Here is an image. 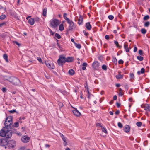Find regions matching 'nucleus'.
<instances>
[{"label":"nucleus","instance_id":"nucleus-30","mask_svg":"<svg viewBox=\"0 0 150 150\" xmlns=\"http://www.w3.org/2000/svg\"><path fill=\"white\" fill-rule=\"evenodd\" d=\"M137 59L139 61H142L143 60V57L140 56H138L137 57Z\"/></svg>","mask_w":150,"mask_h":150},{"label":"nucleus","instance_id":"nucleus-4","mask_svg":"<svg viewBox=\"0 0 150 150\" xmlns=\"http://www.w3.org/2000/svg\"><path fill=\"white\" fill-rule=\"evenodd\" d=\"M66 58L64 55L59 56V58L57 61V63L59 65H62L63 63L66 62Z\"/></svg>","mask_w":150,"mask_h":150},{"label":"nucleus","instance_id":"nucleus-48","mask_svg":"<svg viewBox=\"0 0 150 150\" xmlns=\"http://www.w3.org/2000/svg\"><path fill=\"white\" fill-rule=\"evenodd\" d=\"M118 63L120 64H123L124 62L122 59H120L118 61Z\"/></svg>","mask_w":150,"mask_h":150},{"label":"nucleus","instance_id":"nucleus-14","mask_svg":"<svg viewBox=\"0 0 150 150\" xmlns=\"http://www.w3.org/2000/svg\"><path fill=\"white\" fill-rule=\"evenodd\" d=\"M143 108L146 111H150V106L147 104H145L144 105Z\"/></svg>","mask_w":150,"mask_h":150},{"label":"nucleus","instance_id":"nucleus-1","mask_svg":"<svg viewBox=\"0 0 150 150\" xmlns=\"http://www.w3.org/2000/svg\"><path fill=\"white\" fill-rule=\"evenodd\" d=\"M12 135L11 130L8 129V128L3 127L0 131V136L2 137L5 136L7 138H10Z\"/></svg>","mask_w":150,"mask_h":150},{"label":"nucleus","instance_id":"nucleus-58","mask_svg":"<svg viewBox=\"0 0 150 150\" xmlns=\"http://www.w3.org/2000/svg\"><path fill=\"white\" fill-rule=\"evenodd\" d=\"M117 97L116 95H115L113 97V99L114 100H116L117 99Z\"/></svg>","mask_w":150,"mask_h":150},{"label":"nucleus","instance_id":"nucleus-3","mask_svg":"<svg viewBox=\"0 0 150 150\" xmlns=\"http://www.w3.org/2000/svg\"><path fill=\"white\" fill-rule=\"evenodd\" d=\"M12 117L11 116L8 117L6 118L4 123V125L5 126V127L8 128V127H11V125L12 122Z\"/></svg>","mask_w":150,"mask_h":150},{"label":"nucleus","instance_id":"nucleus-25","mask_svg":"<svg viewBox=\"0 0 150 150\" xmlns=\"http://www.w3.org/2000/svg\"><path fill=\"white\" fill-rule=\"evenodd\" d=\"M64 25L62 24H60L59 27V29L61 31H62L64 30Z\"/></svg>","mask_w":150,"mask_h":150},{"label":"nucleus","instance_id":"nucleus-38","mask_svg":"<svg viewBox=\"0 0 150 150\" xmlns=\"http://www.w3.org/2000/svg\"><path fill=\"white\" fill-rule=\"evenodd\" d=\"M6 18V16L5 15H2L0 16V19L3 20Z\"/></svg>","mask_w":150,"mask_h":150},{"label":"nucleus","instance_id":"nucleus-27","mask_svg":"<svg viewBox=\"0 0 150 150\" xmlns=\"http://www.w3.org/2000/svg\"><path fill=\"white\" fill-rule=\"evenodd\" d=\"M112 61L115 64H116L117 62V60L115 57H112Z\"/></svg>","mask_w":150,"mask_h":150},{"label":"nucleus","instance_id":"nucleus-61","mask_svg":"<svg viewBox=\"0 0 150 150\" xmlns=\"http://www.w3.org/2000/svg\"><path fill=\"white\" fill-rule=\"evenodd\" d=\"M116 105H117V107L118 108H119L120 107V103H116Z\"/></svg>","mask_w":150,"mask_h":150},{"label":"nucleus","instance_id":"nucleus-13","mask_svg":"<svg viewBox=\"0 0 150 150\" xmlns=\"http://www.w3.org/2000/svg\"><path fill=\"white\" fill-rule=\"evenodd\" d=\"M60 136H61V138H62L63 141L64 142V146H66L67 144V142L66 141V138L61 133H60Z\"/></svg>","mask_w":150,"mask_h":150},{"label":"nucleus","instance_id":"nucleus-46","mask_svg":"<svg viewBox=\"0 0 150 150\" xmlns=\"http://www.w3.org/2000/svg\"><path fill=\"white\" fill-rule=\"evenodd\" d=\"M145 72V69L144 68H142L141 69L140 72L141 74H143Z\"/></svg>","mask_w":150,"mask_h":150},{"label":"nucleus","instance_id":"nucleus-11","mask_svg":"<svg viewBox=\"0 0 150 150\" xmlns=\"http://www.w3.org/2000/svg\"><path fill=\"white\" fill-rule=\"evenodd\" d=\"M74 114L77 117H79L81 115V113L76 108L72 111Z\"/></svg>","mask_w":150,"mask_h":150},{"label":"nucleus","instance_id":"nucleus-5","mask_svg":"<svg viewBox=\"0 0 150 150\" xmlns=\"http://www.w3.org/2000/svg\"><path fill=\"white\" fill-rule=\"evenodd\" d=\"M60 23V22L59 21L56 19H52L50 21L51 25L54 28L57 27Z\"/></svg>","mask_w":150,"mask_h":150},{"label":"nucleus","instance_id":"nucleus-12","mask_svg":"<svg viewBox=\"0 0 150 150\" xmlns=\"http://www.w3.org/2000/svg\"><path fill=\"white\" fill-rule=\"evenodd\" d=\"M74 27L75 25L74 23L69 24L67 28V31H69L72 30Z\"/></svg>","mask_w":150,"mask_h":150},{"label":"nucleus","instance_id":"nucleus-41","mask_svg":"<svg viewBox=\"0 0 150 150\" xmlns=\"http://www.w3.org/2000/svg\"><path fill=\"white\" fill-rule=\"evenodd\" d=\"M102 68L104 70H106L107 69V67L105 65H103L102 66Z\"/></svg>","mask_w":150,"mask_h":150},{"label":"nucleus","instance_id":"nucleus-47","mask_svg":"<svg viewBox=\"0 0 150 150\" xmlns=\"http://www.w3.org/2000/svg\"><path fill=\"white\" fill-rule=\"evenodd\" d=\"M19 125V123L18 122H15L14 123V126L15 127H18Z\"/></svg>","mask_w":150,"mask_h":150},{"label":"nucleus","instance_id":"nucleus-44","mask_svg":"<svg viewBox=\"0 0 150 150\" xmlns=\"http://www.w3.org/2000/svg\"><path fill=\"white\" fill-rule=\"evenodd\" d=\"M139 53L140 55H143V52L142 50H139Z\"/></svg>","mask_w":150,"mask_h":150},{"label":"nucleus","instance_id":"nucleus-62","mask_svg":"<svg viewBox=\"0 0 150 150\" xmlns=\"http://www.w3.org/2000/svg\"><path fill=\"white\" fill-rule=\"evenodd\" d=\"M137 50V48L136 47H134V52H136Z\"/></svg>","mask_w":150,"mask_h":150},{"label":"nucleus","instance_id":"nucleus-60","mask_svg":"<svg viewBox=\"0 0 150 150\" xmlns=\"http://www.w3.org/2000/svg\"><path fill=\"white\" fill-rule=\"evenodd\" d=\"M49 30H50V33H51V34L52 35H53L54 34V32H52L51 30L50 29H49Z\"/></svg>","mask_w":150,"mask_h":150},{"label":"nucleus","instance_id":"nucleus-26","mask_svg":"<svg viewBox=\"0 0 150 150\" xmlns=\"http://www.w3.org/2000/svg\"><path fill=\"white\" fill-rule=\"evenodd\" d=\"M8 55L7 54H4L3 58L5 60V61L7 62H8Z\"/></svg>","mask_w":150,"mask_h":150},{"label":"nucleus","instance_id":"nucleus-55","mask_svg":"<svg viewBox=\"0 0 150 150\" xmlns=\"http://www.w3.org/2000/svg\"><path fill=\"white\" fill-rule=\"evenodd\" d=\"M96 126H100L101 127V126H102L101 125V124L100 123H97L96 124Z\"/></svg>","mask_w":150,"mask_h":150},{"label":"nucleus","instance_id":"nucleus-42","mask_svg":"<svg viewBox=\"0 0 150 150\" xmlns=\"http://www.w3.org/2000/svg\"><path fill=\"white\" fill-rule=\"evenodd\" d=\"M118 126L119 128H122V125L120 122H118Z\"/></svg>","mask_w":150,"mask_h":150},{"label":"nucleus","instance_id":"nucleus-8","mask_svg":"<svg viewBox=\"0 0 150 150\" xmlns=\"http://www.w3.org/2000/svg\"><path fill=\"white\" fill-rule=\"evenodd\" d=\"M45 64L49 68L53 69L54 67V65L52 63L49 62L47 61H45Z\"/></svg>","mask_w":150,"mask_h":150},{"label":"nucleus","instance_id":"nucleus-64","mask_svg":"<svg viewBox=\"0 0 150 150\" xmlns=\"http://www.w3.org/2000/svg\"><path fill=\"white\" fill-rule=\"evenodd\" d=\"M71 41L74 44H75V43H76V42H75L74 41V39L73 38H71Z\"/></svg>","mask_w":150,"mask_h":150},{"label":"nucleus","instance_id":"nucleus-39","mask_svg":"<svg viewBox=\"0 0 150 150\" xmlns=\"http://www.w3.org/2000/svg\"><path fill=\"white\" fill-rule=\"evenodd\" d=\"M55 36L58 39H59L61 38V36L58 33H56L55 34Z\"/></svg>","mask_w":150,"mask_h":150},{"label":"nucleus","instance_id":"nucleus-16","mask_svg":"<svg viewBox=\"0 0 150 150\" xmlns=\"http://www.w3.org/2000/svg\"><path fill=\"white\" fill-rule=\"evenodd\" d=\"M66 62H73L74 61V58L72 57H69L66 58Z\"/></svg>","mask_w":150,"mask_h":150},{"label":"nucleus","instance_id":"nucleus-35","mask_svg":"<svg viewBox=\"0 0 150 150\" xmlns=\"http://www.w3.org/2000/svg\"><path fill=\"white\" fill-rule=\"evenodd\" d=\"M114 43H115V44L117 46V47H119L120 48H121L122 47V46H120L119 45L118 42L117 41H114Z\"/></svg>","mask_w":150,"mask_h":150},{"label":"nucleus","instance_id":"nucleus-28","mask_svg":"<svg viewBox=\"0 0 150 150\" xmlns=\"http://www.w3.org/2000/svg\"><path fill=\"white\" fill-rule=\"evenodd\" d=\"M74 45L75 47L79 49H80L81 47V46L80 44L76 43H75Z\"/></svg>","mask_w":150,"mask_h":150},{"label":"nucleus","instance_id":"nucleus-34","mask_svg":"<svg viewBox=\"0 0 150 150\" xmlns=\"http://www.w3.org/2000/svg\"><path fill=\"white\" fill-rule=\"evenodd\" d=\"M66 21H67V23L69 24V25L72 24L74 22L70 20L69 18L67 19Z\"/></svg>","mask_w":150,"mask_h":150},{"label":"nucleus","instance_id":"nucleus-18","mask_svg":"<svg viewBox=\"0 0 150 150\" xmlns=\"http://www.w3.org/2000/svg\"><path fill=\"white\" fill-rule=\"evenodd\" d=\"M83 18L82 16H79L78 20V23L79 25L83 23Z\"/></svg>","mask_w":150,"mask_h":150},{"label":"nucleus","instance_id":"nucleus-7","mask_svg":"<svg viewBox=\"0 0 150 150\" xmlns=\"http://www.w3.org/2000/svg\"><path fill=\"white\" fill-rule=\"evenodd\" d=\"M30 139V137L27 136H23L21 138L22 141L25 143L28 142Z\"/></svg>","mask_w":150,"mask_h":150},{"label":"nucleus","instance_id":"nucleus-23","mask_svg":"<svg viewBox=\"0 0 150 150\" xmlns=\"http://www.w3.org/2000/svg\"><path fill=\"white\" fill-rule=\"evenodd\" d=\"M87 65V64L86 62L83 63L82 64L83 67H82V70H86V67Z\"/></svg>","mask_w":150,"mask_h":150},{"label":"nucleus","instance_id":"nucleus-2","mask_svg":"<svg viewBox=\"0 0 150 150\" xmlns=\"http://www.w3.org/2000/svg\"><path fill=\"white\" fill-rule=\"evenodd\" d=\"M6 80L14 85H19L20 83V81L17 78L14 76L9 77L7 79H6Z\"/></svg>","mask_w":150,"mask_h":150},{"label":"nucleus","instance_id":"nucleus-9","mask_svg":"<svg viewBox=\"0 0 150 150\" xmlns=\"http://www.w3.org/2000/svg\"><path fill=\"white\" fill-rule=\"evenodd\" d=\"M92 66L94 69H96L100 68V65L98 61H95L93 63Z\"/></svg>","mask_w":150,"mask_h":150},{"label":"nucleus","instance_id":"nucleus-10","mask_svg":"<svg viewBox=\"0 0 150 150\" xmlns=\"http://www.w3.org/2000/svg\"><path fill=\"white\" fill-rule=\"evenodd\" d=\"M7 141L5 139H0V145L2 146L7 145Z\"/></svg>","mask_w":150,"mask_h":150},{"label":"nucleus","instance_id":"nucleus-29","mask_svg":"<svg viewBox=\"0 0 150 150\" xmlns=\"http://www.w3.org/2000/svg\"><path fill=\"white\" fill-rule=\"evenodd\" d=\"M123 77V75L120 74L117 75L116 76V77L117 79H120Z\"/></svg>","mask_w":150,"mask_h":150},{"label":"nucleus","instance_id":"nucleus-56","mask_svg":"<svg viewBox=\"0 0 150 150\" xmlns=\"http://www.w3.org/2000/svg\"><path fill=\"white\" fill-rule=\"evenodd\" d=\"M5 24V23L4 22L2 23H0V27H1L3 26Z\"/></svg>","mask_w":150,"mask_h":150},{"label":"nucleus","instance_id":"nucleus-50","mask_svg":"<svg viewBox=\"0 0 150 150\" xmlns=\"http://www.w3.org/2000/svg\"><path fill=\"white\" fill-rule=\"evenodd\" d=\"M83 33L86 36H87L89 34L87 32H86V31L85 30L83 31Z\"/></svg>","mask_w":150,"mask_h":150},{"label":"nucleus","instance_id":"nucleus-43","mask_svg":"<svg viewBox=\"0 0 150 150\" xmlns=\"http://www.w3.org/2000/svg\"><path fill=\"white\" fill-rule=\"evenodd\" d=\"M67 15V13H65L64 14V15H63V17L64 18V19L66 21L67 19H68L69 18H67L66 16Z\"/></svg>","mask_w":150,"mask_h":150},{"label":"nucleus","instance_id":"nucleus-17","mask_svg":"<svg viewBox=\"0 0 150 150\" xmlns=\"http://www.w3.org/2000/svg\"><path fill=\"white\" fill-rule=\"evenodd\" d=\"M124 47L126 52H129V50L128 47V44L127 42H126L124 44Z\"/></svg>","mask_w":150,"mask_h":150},{"label":"nucleus","instance_id":"nucleus-63","mask_svg":"<svg viewBox=\"0 0 150 150\" xmlns=\"http://www.w3.org/2000/svg\"><path fill=\"white\" fill-rule=\"evenodd\" d=\"M120 113V111L119 110H117L115 112V114H116V115H118Z\"/></svg>","mask_w":150,"mask_h":150},{"label":"nucleus","instance_id":"nucleus-36","mask_svg":"<svg viewBox=\"0 0 150 150\" xmlns=\"http://www.w3.org/2000/svg\"><path fill=\"white\" fill-rule=\"evenodd\" d=\"M149 18V15H147L145 16L144 17L143 19L144 20H147Z\"/></svg>","mask_w":150,"mask_h":150},{"label":"nucleus","instance_id":"nucleus-31","mask_svg":"<svg viewBox=\"0 0 150 150\" xmlns=\"http://www.w3.org/2000/svg\"><path fill=\"white\" fill-rule=\"evenodd\" d=\"M142 33L143 34H145L146 32V30L144 28H142L141 30Z\"/></svg>","mask_w":150,"mask_h":150},{"label":"nucleus","instance_id":"nucleus-33","mask_svg":"<svg viewBox=\"0 0 150 150\" xmlns=\"http://www.w3.org/2000/svg\"><path fill=\"white\" fill-rule=\"evenodd\" d=\"M150 25V23L149 21H147L145 23L144 25L145 27H148Z\"/></svg>","mask_w":150,"mask_h":150},{"label":"nucleus","instance_id":"nucleus-45","mask_svg":"<svg viewBox=\"0 0 150 150\" xmlns=\"http://www.w3.org/2000/svg\"><path fill=\"white\" fill-rule=\"evenodd\" d=\"M130 77L131 79H133L134 77V75L133 73H130Z\"/></svg>","mask_w":150,"mask_h":150},{"label":"nucleus","instance_id":"nucleus-15","mask_svg":"<svg viewBox=\"0 0 150 150\" xmlns=\"http://www.w3.org/2000/svg\"><path fill=\"white\" fill-rule=\"evenodd\" d=\"M124 130L127 133L129 132L130 131L129 126L128 125H126L124 127Z\"/></svg>","mask_w":150,"mask_h":150},{"label":"nucleus","instance_id":"nucleus-32","mask_svg":"<svg viewBox=\"0 0 150 150\" xmlns=\"http://www.w3.org/2000/svg\"><path fill=\"white\" fill-rule=\"evenodd\" d=\"M101 129L103 132L105 133H107V131L105 128H104L103 126H101Z\"/></svg>","mask_w":150,"mask_h":150},{"label":"nucleus","instance_id":"nucleus-20","mask_svg":"<svg viewBox=\"0 0 150 150\" xmlns=\"http://www.w3.org/2000/svg\"><path fill=\"white\" fill-rule=\"evenodd\" d=\"M86 27L88 30H90L92 28L91 25L89 22L87 23L86 24Z\"/></svg>","mask_w":150,"mask_h":150},{"label":"nucleus","instance_id":"nucleus-22","mask_svg":"<svg viewBox=\"0 0 150 150\" xmlns=\"http://www.w3.org/2000/svg\"><path fill=\"white\" fill-rule=\"evenodd\" d=\"M68 72L69 74L71 76L74 75L75 73L74 71L72 69L69 70V71Z\"/></svg>","mask_w":150,"mask_h":150},{"label":"nucleus","instance_id":"nucleus-40","mask_svg":"<svg viewBox=\"0 0 150 150\" xmlns=\"http://www.w3.org/2000/svg\"><path fill=\"white\" fill-rule=\"evenodd\" d=\"M136 125L138 127H140L142 125V123L140 122H137Z\"/></svg>","mask_w":150,"mask_h":150},{"label":"nucleus","instance_id":"nucleus-24","mask_svg":"<svg viewBox=\"0 0 150 150\" xmlns=\"http://www.w3.org/2000/svg\"><path fill=\"white\" fill-rule=\"evenodd\" d=\"M119 96H122L124 94V93L123 92V91L122 89L121 88H119Z\"/></svg>","mask_w":150,"mask_h":150},{"label":"nucleus","instance_id":"nucleus-59","mask_svg":"<svg viewBox=\"0 0 150 150\" xmlns=\"http://www.w3.org/2000/svg\"><path fill=\"white\" fill-rule=\"evenodd\" d=\"M109 38H110V37L108 35H106L105 36V38L106 39H107V40Z\"/></svg>","mask_w":150,"mask_h":150},{"label":"nucleus","instance_id":"nucleus-52","mask_svg":"<svg viewBox=\"0 0 150 150\" xmlns=\"http://www.w3.org/2000/svg\"><path fill=\"white\" fill-rule=\"evenodd\" d=\"M2 91L4 93L6 92L7 90L6 88L5 87H3L2 89Z\"/></svg>","mask_w":150,"mask_h":150},{"label":"nucleus","instance_id":"nucleus-21","mask_svg":"<svg viewBox=\"0 0 150 150\" xmlns=\"http://www.w3.org/2000/svg\"><path fill=\"white\" fill-rule=\"evenodd\" d=\"M47 8H45L43 10L42 15L44 16H46L47 12Z\"/></svg>","mask_w":150,"mask_h":150},{"label":"nucleus","instance_id":"nucleus-19","mask_svg":"<svg viewBox=\"0 0 150 150\" xmlns=\"http://www.w3.org/2000/svg\"><path fill=\"white\" fill-rule=\"evenodd\" d=\"M35 20L34 18H30L28 20V23L31 25H33L34 23Z\"/></svg>","mask_w":150,"mask_h":150},{"label":"nucleus","instance_id":"nucleus-49","mask_svg":"<svg viewBox=\"0 0 150 150\" xmlns=\"http://www.w3.org/2000/svg\"><path fill=\"white\" fill-rule=\"evenodd\" d=\"M25 146H22L20 147L18 150H25Z\"/></svg>","mask_w":150,"mask_h":150},{"label":"nucleus","instance_id":"nucleus-57","mask_svg":"<svg viewBox=\"0 0 150 150\" xmlns=\"http://www.w3.org/2000/svg\"><path fill=\"white\" fill-rule=\"evenodd\" d=\"M14 43H16V44H17L18 46H20V44L18 43L16 41H15L14 42Z\"/></svg>","mask_w":150,"mask_h":150},{"label":"nucleus","instance_id":"nucleus-51","mask_svg":"<svg viewBox=\"0 0 150 150\" xmlns=\"http://www.w3.org/2000/svg\"><path fill=\"white\" fill-rule=\"evenodd\" d=\"M16 112V111L15 110V109H13L12 110H10L9 111V112L10 113H13L15 112Z\"/></svg>","mask_w":150,"mask_h":150},{"label":"nucleus","instance_id":"nucleus-37","mask_svg":"<svg viewBox=\"0 0 150 150\" xmlns=\"http://www.w3.org/2000/svg\"><path fill=\"white\" fill-rule=\"evenodd\" d=\"M108 19L110 20H113L114 18L113 16L112 15H110L108 16Z\"/></svg>","mask_w":150,"mask_h":150},{"label":"nucleus","instance_id":"nucleus-6","mask_svg":"<svg viewBox=\"0 0 150 150\" xmlns=\"http://www.w3.org/2000/svg\"><path fill=\"white\" fill-rule=\"evenodd\" d=\"M16 142L14 140L9 141L7 143V146L9 148H13L16 146Z\"/></svg>","mask_w":150,"mask_h":150},{"label":"nucleus","instance_id":"nucleus-53","mask_svg":"<svg viewBox=\"0 0 150 150\" xmlns=\"http://www.w3.org/2000/svg\"><path fill=\"white\" fill-rule=\"evenodd\" d=\"M35 21H37L38 22L40 20V18L38 17H35V19H34Z\"/></svg>","mask_w":150,"mask_h":150},{"label":"nucleus","instance_id":"nucleus-54","mask_svg":"<svg viewBox=\"0 0 150 150\" xmlns=\"http://www.w3.org/2000/svg\"><path fill=\"white\" fill-rule=\"evenodd\" d=\"M37 59L40 62H42V60L40 57H37Z\"/></svg>","mask_w":150,"mask_h":150}]
</instances>
